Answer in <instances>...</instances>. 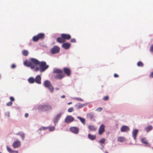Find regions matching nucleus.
<instances>
[{"instance_id":"c03bdc74","label":"nucleus","mask_w":153,"mask_h":153,"mask_svg":"<svg viewBox=\"0 0 153 153\" xmlns=\"http://www.w3.org/2000/svg\"><path fill=\"white\" fill-rule=\"evenodd\" d=\"M16 67V65H15V64H13L11 65V68H15Z\"/></svg>"},{"instance_id":"473e14b6","label":"nucleus","mask_w":153,"mask_h":153,"mask_svg":"<svg viewBox=\"0 0 153 153\" xmlns=\"http://www.w3.org/2000/svg\"><path fill=\"white\" fill-rule=\"evenodd\" d=\"M50 131H53L54 130L55 128L54 126L47 127Z\"/></svg>"},{"instance_id":"dca6fc26","label":"nucleus","mask_w":153,"mask_h":153,"mask_svg":"<svg viewBox=\"0 0 153 153\" xmlns=\"http://www.w3.org/2000/svg\"><path fill=\"white\" fill-rule=\"evenodd\" d=\"M130 130L129 128L127 126H122L120 129V131L122 132H125L128 131Z\"/></svg>"},{"instance_id":"4d7b16f0","label":"nucleus","mask_w":153,"mask_h":153,"mask_svg":"<svg viewBox=\"0 0 153 153\" xmlns=\"http://www.w3.org/2000/svg\"><path fill=\"white\" fill-rule=\"evenodd\" d=\"M152 149H153V147L152 148Z\"/></svg>"},{"instance_id":"20e7f679","label":"nucleus","mask_w":153,"mask_h":153,"mask_svg":"<svg viewBox=\"0 0 153 153\" xmlns=\"http://www.w3.org/2000/svg\"><path fill=\"white\" fill-rule=\"evenodd\" d=\"M38 108L40 111H46L51 110L52 108L51 106L47 105H39Z\"/></svg>"},{"instance_id":"de8ad7c7","label":"nucleus","mask_w":153,"mask_h":153,"mask_svg":"<svg viewBox=\"0 0 153 153\" xmlns=\"http://www.w3.org/2000/svg\"><path fill=\"white\" fill-rule=\"evenodd\" d=\"M114 77L115 78H117L118 77V75L116 74H114Z\"/></svg>"},{"instance_id":"423d86ee","label":"nucleus","mask_w":153,"mask_h":153,"mask_svg":"<svg viewBox=\"0 0 153 153\" xmlns=\"http://www.w3.org/2000/svg\"><path fill=\"white\" fill-rule=\"evenodd\" d=\"M45 86L48 88L51 92L53 93L54 91V88L50 82L48 80H45L44 82Z\"/></svg>"},{"instance_id":"9d476101","label":"nucleus","mask_w":153,"mask_h":153,"mask_svg":"<svg viewBox=\"0 0 153 153\" xmlns=\"http://www.w3.org/2000/svg\"><path fill=\"white\" fill-rule=\"evenodd\" d=\"M63 71L65 74L67 76H69L71 74V71L69 68H63Z\"/></svg>"},{"instance_id":"39448f33","label":"nucleus","mask_w":153,"mask_h":153,"mask_svg":"<svg viewBox=\"0 0 153 153\" xmlns=\"http://www.w3.org/2000/svg\"><path fill=\"white\" fill-rule=\"evenodd\" d=\"M38 65L40 66V72H44L49 67L48 65H46V62L44 61L41 62L39 61Z\"/></svg>"},{"instance_id":"412c9836","label":"nucleus","mask_w":153,"mask_h":153,"mask_svg":"<svg viewBox=\"0 0 153 153\" xmlns=\"http://www.w3.org/2000/svg\"><path fill=\"white\" fill-rule=\"evenodd\" d=\"M85 104H81L80 103H79L78 104L76 105L75 106L76 107L77 109H79L83 107Z\"/></svg>"},{"instance_id":"ddd939ff","label":"nucleus","mask_w":153,"mask_h":153,"mask_svg":"<svg viewBox=\"0 0 153 153\" xmlns=\"http://www.w3.org/2000/svg\"><path fill=\"white\" fill-rule=\"evenodd\" d=\"M61 34L62 37L63 38L65 42L66 40H69L71 38V36L69 34L64 33H62Z\"/></svg>"},{"instance_id":"4c0bfd02","label":"nucleus","mask_w":153,"mask_h":153,"mask_svg":"<svg viewBox=\"0 0 153 153\" xmlns=\"http://www.w3.org/2000/svg\"><path fill=\"white\" fill-rule=\"evenodd\" d=\"M76 42V39L75 38L72 39L71 40V42L72 43H75Z\"/></svg>"},{"instance_id":"864d4df0","label":"nucleus","mask_w":153,"mask_h":153,"mask_svg":"<svg viewBox=\"0 0 153 153\" xmlns=\"http://www.w3.org/2000/svg\"><path fill=\"white\" fill-rule=\"evenodd\" d=\"M105 153H108V152L106 151L105 152Z\"/></svg>"},{"instance_id":"cd10ccee","label":"nucleus","mask_w":153,"mask_h":153,"mask_svg":"<svg viewBox=\"0 0 153 153\" xmlns=\"http://www.w3.org/2000/svg\"><path fill=\"white\" fill-rule=\"evenodd\" d=\"M152 127L151 126H149L147 127L146 128H145L146 130L147 131L149 132L150 131L152 130Z\"/></svg>"},{"instance_id":"a211bd4d","label":"nucleus","mask_w":153,"mask_h":153,"mask_svg":"<svg viewBox=\"0 0 153 153\" xmlns=\"http://www.w3.org/2000/svg\"><path fill=\"white\" fill-rule=\"evenodd\" d=\"M71 44L69 43H64L62 45V47L65 49H68L70 47Z\"/></svg>"},{"instance_id":"aec40b11","label":"nucleus","mask_w":153,"mask_h":153,"mask_svg":"<svg viewBox=\"0 0 153 153\" xmlns=\"http://www.w3.org/2000/svg\"><path fill=\"white\" fill-rule=\"evenodd\" d=\"M7 151L10 153H18V151H14L10 148L8 146H7Z\"/></svg>"},{"instance_id":"4be33fe9","label":"nucleus","mask_w":153,"mask_h":153,"mask_svg":"<svg viewBox=\"0 0 153 153\" xmlns=\"http://www.w3.org/2000/svg\"><path fill=\"white\" fill-rule=\"evenodd\" d=\"M88 137L91 140H94L96 139L95 135H93L90 134H88Z\"/></svg>"},{"instance_id":"f704fd0d","label":"nucleus","mask_w":153,"mask_h":153,"mask_svg":"<svg viewBox=\"0 0 153 153\" xmlns=\"http://www.w3.org/2000/svg\"><path fill=\"white\" fill-rule=\"evenodd\" d=\"M74 110V108L73 107H70L69 108L68 110V111L69 112H72Z\"/></svg>"},{"instance_id":"3c124183","label":"nucleus","mask_w":153,"mask_h":153,"mask_svg":"<svg viewBox=\"0 0 153 153\" xmlns=\"http://www.w3.org/2000/svg\"><path fill=\"white\" fill-rule=\"evenodd\" d=\"M72 102H69L68 103V104L70 105V104H72Z\"/></svg>"},{"instance_id":"1a4fd4ad","label":"nucleus","mask_w":153,"mask_h":153,"mask_svg":"<svg viewBox=\"0 0 153 153\" xmlns=\"http://www.w3.org/2000/svg\"><path fill=\"white\" fill-rule=\"evenodd\" d=\"M79 130V128L76 127H72L70 128V130L71 132L76 134L78 133Z\"/></svg>"},{"instance_id":"a878e982","label":"nucleus","mask_w":153,"mask_h":153,"mask_svg":"<svg viewBox=\"0 0 153 153\" xmlns=\"http://www.w3.org/2000/svg\"><path fill=\"white\" fill-rule=\"evenodd\" d=\"M118 141L120 142H123L125 141V139L122 137H119L118 138Z\"/></svg>"},{"instance_id":"5701e85b","label":"nucleus","mask_w":153,"mask_h":153,"mask_svg":"<svg viewBox=\"0 0 153 153\" xmlns=\"http://www.w3.org/2000/svg\"><path fill=\"white\" fill-rule=\"evenodd\" d=\"M141 141L145 145H148L149 144V143L145 138H142L141 140Z\"/></svg>"},{"instance_id":"bb28decb","label":"nucleus","mask_w":153,"mask_h":153,"mask_svg":"<svg viewBox=\"0 0 153 153\" xmlns=\"http://www.w3.org/2000/svg\"><path fill=\"white\" fill-rule=\"evenodd\" d=\"M22 53L24 56H27L28 54V52L26 50H24L22 51Z\"/></svg>"},{"instance_id":"7c9ffc66","label":"nucleus","mask_w":153,"mask_h":153,"mask_svg":"<svg viewBox=\"0 0 153 153\" xmlns=\"http://www.w3.org/2000/svg\"><path fill=\"white\" fill-rule=\"evenodd\" d=\"M137 65L139 67H143V64L142 62L139 61L137 63Z\"/></svg>"},{"instance_id":"a18cd8bd","label":"nucleus","mask_w":153,"mask_h":153,"mask_svg":"<svg viewBox=\"0 0 153 153\" xmlns=\"http://www.w3.org/2000/svg\"><path fill=\"white\" fill-rule=\"evenodd\" d=\"M10 99L11 101H14V99L12 97H10Z\"/></svg>"},{"instance_id":"e433bc0d","label":"nucleus","mask_w":153,"mask_h":153,"mask_svg":"<svg viewBox=\"0 0 153 153\" xmlns=\"http://www.w3.org/2000/svg\"><path fill=\"white\" fill-rule=\"evenodd\" d=\"M108 98H109L108 96H107L104 97H103V100L104 101H107V100H108Z\"/></svg>"},{"instance_id":"f257e3e1","label":"nucleus","mask_w":153,"mask_h":153,"mask_svg":"<svg viewBox=\"0 0 153 153\" xmlns=\"http://www.w3.org/2000/svg\"><path fill=\"white\" fill-rule=\"evenodd\" d=\"M39 61L36 59L31 58L30 59L29 61L26 60L24 62V65L27 67H30L31 69L35 68V66L39 64Z\"/></svg>"},{"instance_id":"49530a36","label":"nucleus","mask_w":153,"mask_h":153,"mask_svg":"<svg viewBox=\"0 0 153 153\" xmlns=\"http://www.w3.org/2000/svg\"><path fill=\"white\" fill-rule=\"evenodd\" d=\"M149 76L150 78L153 77V72H152L151 74L149 75Z\"/></svg>"},{"instance_id":"603ef678","label":"nucleus","mask_w":153,"mask_h":153,"mask_svg":"<svg viewBox=\"0 0 153 153\" xmlns=\"http://www.w3.org/2000/svg\"><path fill=\"white\" fill-rule=\"evenodd\" d=\"M56 90H59V88H56Z\"/></svg>"},{"instance_id":"72a5a7b5","label":"nucleus","mask_w":153,"mask_h":153,"mask_svg":"<svg viewBox=\"0 0 153 153\" xmlns=\"http://www.w3.org/2000/svg\"><path fill=\"white\" fill-rule=\"evenodd\" d=\"M88 117L90 119H92L94 117V114L92 113H90L88 114Z\"/></svg>"},{"instance_id":"f3484780","label":"nucleus","mask_w":153,"mask_h":153,"mask_svg":"<svg viewBox=\"0 0 153 153\" xmlns=\"http://www.w3.org/2000/svg\"><path fill=\"white\" fill-rule=\"evenodd\" d=\"M138 130L137 129H134L132 131V137H133L134 139L135 140L136 137L137 136Z\"/></svg>"},{"instance_id":"f8f14e48","label":"nucleus","mask_w":153,"mask_h":153,"mask_svg":"<svg viewBox=\"0 0 153 153\" xmlns=\"http://www.w3.org/2000/svg\"><path fill=\"white\" fill-rule=\"evenodd\" d=\"M105 131V126L103 124H102L99 128L98 130L99 134L100 135L102 134Z\"/></svg>"},{"instance_id":"2f4dec72","label":"nucleus","mask_w":153,"mask_h":153,"mask_svg":"<svg viewBox=\"0 0 153 153\" xmlns=\"http://www.w3.org/2000/svg\"><path fill=\"white\" fill-rule=\"evenodd\" d=\"M48 129V128L47 127L42 126V127H40L38 131H41L42 130H46Z\"/></svg>"},{"instance_id":"9b49d317","label":"nucleus","mask_w":153,"mask_h":153,"mask_svg":"<svg viewBox=\"0 0 153 153\" xmlns=\"http://www.w3.org/2000/svg\"><path fill=\"white\" fill-rule=\"evenodd\" d=\"M21 144L20 141L16 140H15L12 146L14 148H18L19 147Z\"/></svg>"},{"instance_id":"7ed1b4c3","label":"nucleus","mask_w":153,"mask_h":153,"mask_svg":"<svg viewBox=\"0 0 153 153\" xmlns=\"http://www.w3.org/2000/svg\"><path fill=\"white\" fill-rule=\"evenodd\" d=\"M45 37V34L43 33H40L36 35L33 36L32 38V40L34 42H37L39 40H43Z\"/></svg>"},{"instance_id":"6e6d98bb","label":"nucleus","mask_w":153,"mask_h":153,"mask_svg":"<svg viewBox=\"0 0 153 153\" xmlns=\"http://www.w3.org/2000/svg\"><path fill=\"white\" fill-rule=\"evenodd\" d=\"M0 153H1V152H0Z\"/></svg>"},{"instance_id":"79ce46f5","label":"nucleus","mask_w":153,"mask_h":153,"mask_svg":"<svg viewBox=\"0 0 153 153\" xmlns=\"http://www.w3.org/2000/svg\"><path fill=\"white\" fill-rule=\"evenodd\" d=\"M13 104V103L12 102H9L7 103L6 105L7 106H10L12 105Z\"/></svg>"},{"instance_id":"c756f323","label":"nucleus","mask_w":153,"mask_h":153,"mask_svg":"<svg viewBox=\"0 0 153 153\" xmlns=\"http://www.w3.org/2000/svg\"><path fill=\"white\" fill-rule=\"evenodd\" d=\"M89 129L91 131H94L95 130V127L93 126H89L88 127Z\"/></svg>"},{"instance_id":"4468645a","label":"nucleus","mask_w":153,"mask_h":153,"mask_svg":"<svg viewBox=\"0 0 153 153\" xmlns=\"http://www.w3.org/2000/svg\"><path fill=\"white\" fill-rule=\"evenodd\" d=\"M62 114L61 113L59 114L54 118L53 120V122L55 124L57 123L61 117Z\"/></svg>"},{"instance_id":"f03ea898","label":"nucleus","mask_w":153,"mask_h":153,"mask_svg":"<svg viewBox=\"0 0 153 153\" xmlns=\"http://www.w3.org/2000/svg\"><path fill=\"white\" fill-rule=\"evenodd\" d=\"M53 72L56 74L54 77L56 79H61L65 76V74L63 73L62 70L60 69H55L53 71Z\"/></svg>"},{"instance_id":"c9c22d12","label":"nucleus","mask_w":153,"mask_h":153,"mask_svg":"<svg viewBox=\"0 0 153 153\" xmlns=\"http://www.w3.org/2000/svg\"><path fill=\"white\" fill-rule=\"evenodd\" d=\"M105 141V139L104 138H102L99 141V143H104Z\"/></svg>"},{"instance_id":"8fccbe9b","label":"nucleus","mask_w":153,"mask_h":153,"mask_svg":"<svg viewBox=\"0 0 153 153\" xmlns=\"http://www.w3.org/2000/svg\"><path fill=\"white\" fill-rule=\"evenodd\" d=\"M61 97L62 98H64L65 97V95H63L61 96Z\"/></svg>"},{"instance_id":"5fc2aeb1","label":"nucleus","mask_w":153,"mask_h":153,"mask_svg":"<svg viewBox=\"0 0 153 153\" xmlns=\"http://www.w3.org/2000/svg\"><path fill=\"white\" fill-rule=\"evenodd\" d=\"M8 116H9V114L8 113Z\"/></svg>"},{"instance_id":"37998d69","label":"nucleus","mask_w":153,"mask_h":153,"mask_svg":"<svg viewBox=\"0 0 153 153\" xmlns=\"http://www.w3.org/2000/svg\"><path fill=\"white\" fill-rule=\"evenodd\" d=\"M150 51L152 52H153V45H152L150 48Z\"/></svg>"},{"instance_id":"58836bf2","label":"nucleus","mask_w":153,"mask_h":153,"mask_svg":"<svg viewBox=\"0 0 153 153\" xmlns=\"http://www.w3.org/2000/svg\"><path fill=\"white\" fill-rule=\"evenodd\" d=\"M102 109V108L101 107H100L97 108L96 109V111H101Z\"/></svg>"},{"instance_id":"6e6552de","label":"nucleus","mask_w":153,"mask_h":153,"mask_svg":"<svg viewBox=\"0 0 153 153\" xmlns=\"http://www.w3.org/2000/svg\"><path fill=\"white\" fill-rule=\"evenodd\" d=\"M74 120L73 117L71 115H68L65 118L64 122L66 123H68L73 121Z\"/></svg>"},{"instance_id":"09e8293b","label":"nucleus","mask_w":153,"mask_h":153,"mask_svg":"<svg viewBox=\"0 0 153 153\" xmlns=\"http://www.w3.org/2000/svg\"><path fill=\"white\" fill-rule=\"evenodd\" d=\"M28 116V114L27 113H25V116L26 117H27Z\"/></svg>"},{"instance_id":"a19ab883","label":"nucleus","mask_w":153,"mask_h":153,"mask_svg":"<svg viewBox=\"0 0 153 153\" xmlns=\"http://www.w3.org/2000/svg\"><path fill=\"white\" fill-rule=\"evenodd\" d=\"M74 99L80 101H83V100L80 98H75Z\"/></svg>"},{"instance_id":"ea45409f","label":"nucleus","mask_w":153,"mask_h":153,"mask_svg":"<svg viewBox=\"0 0 153 153\" xmlns=\"http://www.w3.org/2000/svg\"><path fill=\"white\" fill-rule=\"evenodd\" d=\"M39 70L40 71V68H39L38 67H36L34 69V71L36 72Z\"/></svg>"},{"instance_id":"393cba45","label":"nucleus","mask_w":153,"mask_h":153,"mask_svg":"<svg viewBox=\"0 0 153 153\" xmlns=\"http://www.w3.org/2000/svg\"><path fill=\"white\" fill-rule=\"evenodd\" d=\"M28 81L30 83H33L35 82L34 79L33 77L29 78L28 79Z\"/></svg>"},{"instance_id":"6ab92c4d","label":"nucleus","mask_w":153,"mask_h":153,"mask_svg":"<svg viewBox=\"0 0 153 153\" xmlns=\"http://www.w3.org/2000/svg\"><path fill=\"white\" fill-rule=\"evenodd\" d=\"M60 37H58L56 39V41L59 43H62L65 42L63 38L62 37V35L61 34Z\"/></svg>"},{"instance_id":"c85d7f7f","label":"nucleus","mask_w":153,"mask_h":153,"mask_svg":"<svg viewBox=\"0 0 153 153\" xmlns=\"http://www.w3.org/2000/svg\"><path fill=\"white\" fill-rule=\"evenodd\" d=\"M16 134L20 135L21 138H22V139H24L25 137V134L24 133L20 132L18 133L17 134Z\"/></svg>"},{"instance_id":"0eeeda50","label":"nucleus","mask_w":153,"mask_h":153,"mask_svg":"<svg viewBox=\"0 0 153 153\" xmlns=\"http://www.w3.org/2000/svg\"><path fill=\"white\" fill-rule=\"evenodd\" d=\"M60 51V48L57 46H54L50 50V52L53 54L59 53Z\"/></svg>"},{"instance_id":"2eb2a0df","label":"nucleus","mask_w":153,"mask_h":153,"mask_svg":"<svg viewBox=\"0 0 153 153\" xmlns=\"http://www.w3.org/2000/svg\"><path fill=\"white\" fill-rule=\"evenodd\" d=\"M41 77L40 75H37L34 79L35 82L38 84H41Z\"/></svg>"},{"instance_id":"b1692460","label":"nucleus","mask_w":153,"mask_h":153,"mask_svg":"<svg viewBox=\"0 0 153 153\" xmlns=\"http://www.w3.org/2000/svg\"><path fill=\"white\" fill-rule=\"evenodd\" d=\"M77 118L83 124H85V119L83 118H82L78 116L77 117Z\"/></svg>"}]
</instances>
